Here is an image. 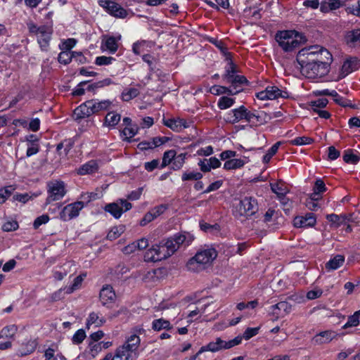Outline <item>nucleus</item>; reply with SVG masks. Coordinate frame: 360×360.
Segmentation results:
<instances>
[{"label": "nucleus", "mask_w": 360, "mask_h": 360, "mask_svg": "<svg viewBox=\"0 0 360 360\" xmlns=\"http://www.w3.org/2000/svg\"><path fill=\"white\" fill-rule=\"evenodd\" d=\"M235 98L223 96L219 98L217 102V106L220 110H226L233 105Z\"/></svg>", "instance_id": "49530a36"}, {"label": "nucleus", "mask_w": 360, "mask_h": 360, "mask_svg": "<svg viewBox=\"0 0 360 360\" xmlns=\"http://www.w3.org/2000/svg\"><path fill=\"white\" fill-rule=\"evenodd\" d=\"M217 250L212 247L204 248L196 252L194 257L186 264L187 269L191 271H199L211 264L217 257Z\"/></svg>", "instance_id": "f03ea898"}, {"label": "nucleus", "mask_w": 360, "mask_h": 360, "mask_svg": "<svg viewBox=\"0 0 360 360\" xmlns=\"http://www.w3.org/2000/svg\"><path fill=\"white\" fill-rule=\"evenodd\" d=\"M50 220V217L47 214H44L37 217L33 222L34 229H39L41 225L47 224Z\"/></svg>", "instance_id": "0e129e2a"}, {"label": "nucleus", "mask_w": 360, "mask_h": 360, "mask_svg": "<svg viewBox=\"0 0 360 360\" xmlns=\"http://www.w3.org/2000/svg\"><path fill=\"white\" fill-rule=\"evenodd\" d=\"M45 360H65V358L58 352V346L56 343L48 345L44 349Z\"/></svg>", "instance_id": "bb28decb"}, {"label": "nucleus", "mask_w": 360, "mask_h": 360, "mask_svg": "<svg viewBox=\"0 0 360 360\" xmlns=\"http://www.w3.org/2000/svg\"><path fill=\"white\" fill-rule=\"evenodd\" d=\"M271 189L276 195L277 198L290 192L288 188L281 181L271 184Z\"/></svg>", "instance_id": "4c0bfd02"}, {"label": "nucleus", "mask_w": 360, "mask_h": 360, "mask_svg": "<svg viewBox=\"0 0 360 360\" xmlns=\"http://www.w3.org/2000/svg\"><path fill=\"white\" fill-rule=\"evenodd\" d=\"M163 124L175 132H180L183 129L190 127L191 122L185 119L176 117L162 120Z\"/></svg>", "instance_id": "f3484780"}, {"label": "nucleus", "mask_w": 360, "mask_h": 360, "mask_svg": "<svg viewBox=\"0 0 360 360\" xmlns=\"http://www.w3.org/2000/svg\"><path fill=\"white\" fill-rule=\"evenodd\" d=\"M18 229V224L14 220L6 221L2 226L3 231L6 232L15 231Z\"/></svg>", "instance_id": "774afa93"}, {"label": "nucleus", "mask_w": 360, "mask_h": 360, "mask_svg": "<svg viewBox=\"0 0 360 360\" xmlns=\"http://www.w3.org/2000/svg\"><path fill=\"white\" fill-rule=\"evenodd\" d=\"M91 103L92 102L89 100L77 107L73 112L75 119L76 120H79L91 116L92 114H94Z\"/></svg>", "instance_id": "6ab92c4d"}, {"label": "nucleus", "mask_w": 360, "mask_h": 360, "mask_svg": "<svg viewBox=\"0 0 360 360\" xmlns=\"http://www.w3.org/2000/svg\"><path fill=\"white\" fill-rule=\"evenodd\" d=\"M186 156L187 153H181L179 154L176 153L172 165H171V169L174 171L181 169L185 164Z\"/></svg>", "instance_id": "ea45409f"}, {"label": "nucleus", "mask_w": 360, "mask_h": 360, "mask_svg": "<svg viewBox=\"0 0 360 360\" xmlns=\"http://www.w3.org/2000/svg\"><path fill=\"white\" fill-rule=\"evenodd\" d=\"M269 94V100L277 99L278 98H286L289 97V94L285 90H281L276 86H269L266 88Z\"/></svg>", "instance_id": "2f4dec72"}, {"label": "nucleus", "mask_w": 360, "mask_h": 360, "mask_svg": "<svg viewBox=\"0 0 360 360\" xmlns=\"http://www.w3.org/2000/svg\"><path fill=\"white\" fill-rule=\"evenodd\" d=\"M334 102L342 107H350L352 108V105L351 103V101L343 96H340L338 94V92L335 91L333 96H332Z\"/></svg>", "instance_id": "bf43d9fd"}, {"label": "nucleus", "mask_w": 360, "mask_h": 360, "mask_svg": "<svg viewBox=\"0 0 360 360\" xmlns=\"http://www.w3.org/2000/svg\"><path fill=\"white\" fill-rule=\"evenodd\" d=\"M245 112V107L240 105L239 108H234L226 112L224 117L226 122L235 124L239 121L244 120V113Z\"/></svg>", "instance_id": "aec40b11"}, {"label": "nucleus", "mask_w": 360, "mask_h": 360, "mask_svg": "<svg viewBox=\"0 0 360 360\" xmlns=\"http://www.w3.org/2000/svg\"><path fill=\"white\" fill-rule=\"evenodd\" d=\"M99 169V163L96 160H91L77 169L78 175L84 176L96 173Z\"/></svg>", "instance_id": "393cba45"}, {"label": "nucleus", "mask_w": 360, "mask_h": 360, "mask_svg": "<svg viewBox=\"0 0 360 360\" xmlns=\"http://www.w3.org/2000/svg\"><path fill=\"white\" fill-rule=\"evenodd\" d=\"M121 39L122 36L120 34L113 36H105L101 44V51L103 52H108L110 54H114L118 49V43Z\"/></svg>", "instance_id": "dca6fc26"}, {"label": "nucleus", "mask_w": 360, "mask_h": 360, "mask_svg": "<svg viewBox=\"0 0 360 360\" xmlns=\"http://www.w3.org/2000/svg\"><path fill=\"white\" fill-rule=\"evenodd\" d=\"M139 128L136 125L124 127L120 135L123 141L130 142L131 139L137 134Z\"/></svg>", "instance_id": "e433bc0d"}, {"label": "nucleus", "mask_w": 360, "mask_h": 360, "mask_svg": "<svg viewBox=\"0 0 360 360\" xmlns=\"http://www.w3.org/2000/svg\"><path fill=\"white\" fill-rule=\"evenodd\" d=\"M360 323V309L355 311L352 315H350L346 323L343 326V328L350 327H356Z\"/></svg>", "instance_id": "a18cd8bd"}, {"label": "nucleus", "mask_w": 360, "mask_h": 360, "mask_svg": "<svg viewBox=\"0 0 360 360\" xmlns=\"http://www.w3.org/2000/svg\"><path fill=\"white\" fill-rule=\"evenodd\" d=\"M84 207V202L83 201H77L68 204L60 211V219L63 221H68L76 218Z\"/></svg>", "instance_id": "2eb2a0df"}, {"label": "nucleus", "mask_w": 360, "mask_h": 360, "mask_svg": "<svg viewBox=\"0 0 360 360\" xmlns=\"http://www.w3.org/2000/svg\"><path fill=\"white\" fill-rule=\"evenodd\" d=\"M121 116L113 112H108L105 118V124L110 127H115L120 121Z\"/></svg>", "instance_id": "37998d69"}, {"label": "nucleus", "mask_w": 360, "mask_h": 360, "mask_svg": "<svg viewBox=\"0 0 360 360\" xmlns=\"http://www.w3.org/2000/svg\"><path fill=\"white\" fill-rule=\"evenodd\" d=\"M98 5L102 7L110 15L120 19H124L129 12L119 4L110 0H98Z\"/></svg>", "instance_id": "9b49d317"}, {"label": "nucleus", "mask_w": 360, "mask_h": 360, "mask_svg": "<svg viewBox=\"0 0 360 360\" xmlns=\"http://www.w3.org/2000/svg\"><path fill=\"white\" fill-rule=\"evenodd\" d=\"M229 83L231 84L232 86H233V89L235 91L236 90V87L238 85V84H245L248 83V80L247 79L243 76V75H236L233 78H231V79H230L229 82ZM232 89V87H231Z\"/></svg>", "instance_id": "680f3d73"}, {"label": "nucleus", "mask_w": 360, "mask_h": 360, "mask_svg": "<svg viewBox=\"0 0 360 360\" xmlns=\"http://www.w3.org/2000/svg\"><path fill=\"white\" fill-rule=\"evenodd\" d=\"M347 0H328L322 1L320 5V9L323 13H328L330 11L336 10L344 6Z\"/></svg>", "instance_id": "cd10ccee"}, {"label": "nucleus", "mask_w": 360, "mask_h": 360, "mask_svg": "<svg viewBox=\"0 0 360 360\" xmlns=\"http://www.w3.org/2000/svg\"><path fill=\"white\" fill-rule=\"evenodd\" d=\"M112 84H114V82H112V80L111 79L105 78V79H104L103 80L96 82H95L94 84H88L86 89L88 91H91V90H94L95 89H100V88H103V87L109 86V85H110Z\"/></svg>", "instance_id": "5fc2aeb1"}, {"label": "nucleus", "mask_w": 360, "mask_h": 360, "mask_svg": "<svg viewBox=\"0 0 360 360\" xmlns=\"http://www.w3.org/2000/svg\"><path fill=\"white\" fill-rule=\"evenodd\" d=\"M345 41L349 46H356L360 44V29H354L348 31L345 34Z\"/></svg>", "instance_id": "c756f323"}, {"label": "nucleus", "mask_w": 360, "mask_h": 360, "mask_svg": "<svg viewBox=\"0 0 360 360\" xmlns=\"http://www.w3.org/2000/svg\"><path fill=\"white\" fill-rule=\"evenodd\" d=\"M302 39L301 34L295 30L278 31L275 35V39L278 46L285 52H292L298 48Z\"/></svg>", "instance_id": "7ed1b4c3"}, {"label": "nucleus", "mask_w": 360, "mask_h": 360, "mask_svg": "<svg viewBox=\"0 0 360 360\" xmlns=\"http://www.w3.org/2000/svg\"><path fill=\"white\" fill-rule=\"evenodd\" d=\"M65 194V184L63 181L54 180L48 182L46 205L61 200Z\"/></svg>", "instance_id": "1a4fd4ad"}, {"label": "nucleus", "mask_w": 360, "mask_h": 360, "mask_svg": "<svg viewBox=\"0 0 360 360\" xmlns=\"http://www.w3.org/2000/svg\"><path fill=\"white\" fill-rule=\"evenodd\" d=\"M343 160L345 162L349 164H356L360 160V156L357 153H354L352 150H346Z\"/></svg>", "instance_id": "864d4df0"}, {"label": "nucleus", "mask_w": 360, "mask_h": 360, "mask_svg": "<svg viewBox=\"0 0 360 360\" xmlns=\"http://www.w3.org/2000/svg\"><path fill=\"white\" fill-rule=\"evenodd\" d=\"M139 346L140 339H127L110 360H136Z\"/></svg>", "instance_id": "39448f33"}, {"label": "nucleus", "mask_w": 360, "mask_h": 360, "mask_svg": "<svg viewBox=\"0 0 360 360\" xmlns=\"http://www.w3.org/2000/svg\"><path fill=\"white\" fill-rule=\"evenodd\" d=\"M132 207L131 203L125 199H119L115 202L107 204L104 210L110 213L115 219H120L122 214Z\"/></svg>", "instance_id": "ddd939ff"}, {"label": "nucleus", "mask_w": 360, "mask_h": 360, "mask_svg": "<svg viewBox=\"0 0 360 360\" xmlns=\"http://www.w3.org/2000/svg\"><path fill=\"white\" fill-rule=\"evenodd\" d=\"M281 142H276L274 143L266 152V153L262 158V162L264 164H267L270 162L272 157L278 152Z\"/></svg>", "instance_id": "3c124183"}, {"label": "nucleus", "mask_w": 360, "mask_h": 360, "mask_svg": "<svg viewBox=\"0 0 360 360\" xmlns=\"http://www.w3.org/2000/svg\"><path fill=\"white\" fill-rule=\"evenodd\" d=\"M345 262V257L342 255H336L330 258L326 264V269L328 271H333L339 269Z\"/></svg>", "instance_id": "473e14b6"}, {"label": "nucleus", "mask_w": 360, "mask_h": 360, "mask_svg": "<svg viewBox=\"0 0 360 360\" xmlns=\"http://www.w3.org/2000/svg\"><path fill=\"white\" fill-rule=\"evenodd\" d=\"M195 239L194 235L191 232L181 231L174 234L172 237L167 238V242H172L170 245L172 249L174 248V253L181 247L189 246Z\"/></svg>", "instance_id": "4468645a"}, {"label": "nucleus", "mask_w": 360, "mask_h": 360, "mask_svg": "<svg viewBox=\"0 0 360 360\" xmlns=\"http://www.w3.org/2000/svg\"><path fill=\"white\" fill-rule=\"evenodd\" d=\"M313 139L308 136H298L290 141V143L292 146H305L312 143Z\"/></svg>", "instance_id": "6e6d98bb"}, {"label": "nucleus", "mask_w": 360, "mask_h": 360, "mask_svg": "<svg viewBox=\"0 0 360 360\" xmlns=\"http://www.w3.org/2000/svg\"><path fill=\"white\" fill-rule=\"evenodd\" d=\"M198 165L199 166L201 172H208L212 169L219 168L221 165V161L216 157H211L208 159L200 160Z\"/></svg>", "instance_id": "4be33fe9"}, {"label": "nucleus", "mask_w": 360, "mask_h": 360, "mask_svg": "<svg viewBox=\"0 0 360 360\" xmlns=\"http://www.w3.org/2000/svg\"><path fill=\"white\" fill-rule=\"evenodd\" d=\"M249 162L250 159L246 156L240 158H233L225 161L223 168L226 170H235L243 167Z\"/></svg>", "instance_id": "a878e982"}, {"label": "nucleus", "mask_w": 360, "mask_h": 360, "mask_svg": "<svg viewBox=\"0 0 360 360\" xmlns=\"http://www.w3.org/2000/svg\"><path fill=\"white\" fill-rule=\"evenodd\" d=\"M104 322L103 319H100L98 314L96 312H91L89 314V317L86 320V326L89 328L91 325H95L96 327L101 326Z\"/></svg>", "instance_id": "8fccbe9b"}, {"label": "nucleus", "mask_w": 360, "mask_h": 360, "mask_svg": "<svg viewBox=\"0 0 360 360\" xmlns=\"http://www.w3.org/2000/svg\"><path fill=\"white\" fill-rule=\"evenodd\" d=\"M28 29L31 34L37 37V42L42 51H46L52 35V28L48 25L37 26L34 23L28 24Z\"/></svg>", "instance_id": "423d86ee"}, {"label": "nucleus", "mask_w": 360, "mask_h": 360, "mask_svg": "<svg viewBox=\"0 0 360 360\" xmlns=\"http://www.w3.org/2000/svg\"><path fill=\"white\" fill-rule=\"evenodd\" d=\"M125 231V226L120 224L113 226L108 231L107 238L110 240H113L119 238Z\"/></svg>", "instance_id": "a19ab883"}, {"label": "nucleus", "mask_w": 360, "mask_h": 360, "mask_svg": "<svg viewBox=\"0 0 360 360\" xmlns=\"http://www.w3.org/2000/svg\"><path fill=\"white\" fill-rule=\"evenodd\" d=\"M115 58L111 56H98L95 59V64L99 66L108 65L112 63Z\"/></svg>", "instance_id": "e2e57ef3"}, {"label": "nucleus", "mask_w": 360, "mask_h": 360, "mask_svg": "<svg viewBox=\"0 0 360 360\" xmlns=\"http://www.w3.org/2000/svg\"><path fill=\"white\" fill-rule=\"evenodd\" d=\"M236 75V68L232 61L229 63V65L226 68V73L224 76V79L227 80V82L231 79Z\"/></svg>", "instance_id": "69168bd1"}, {"label": "nucleus", "mask_w": 360, "mask_h": 360, "mask_svg": "<svg viewBox=\"0 0 360 360\" xmlns=\"http://www.w3.org/2000/svg\"><path fill=\"white\" fill-rule=\"evenodd\" d=\"M328 103V101L325 98H317L315 101L311 102L310 106L313 112H316L319 110L323 109Z\"/></svg>", "instance_id": "13d9d810"}, {"label": "nucleus", "mask_w": 360, "mask_h": 360, "mask_svg": "<svg viewBox=\"0 0 360 360\" xmlns=\"http://www.w3.org/2000/svg\"><path fill=\"white\" fill-rule=\"evenodd\" d=\"M316 224L315 214L312 212L307 213L304 216H297L293 220L296 228L313 227Z\"/></svg>", "instance_id": "a211bd4d"}, {"label": "nucleus", "mask_w": 360, "mask_h": 360, "mask_svg": "<svg viewBox=\"0 0 360 360\" xmlns=\"http://www.w3.org/2000/svg\"><path fill=\"white\" fill-rule=\"evenodd\" d=\"M41 121L38 117L32 118L27 122V130L37 132L40 129Z\"/></svg>", "instance_id": "338daca9"}, {"label": "nucleus", "mask_w": 360, "mask_h": 360, "mask_svg": "<svg viewBox=\"0 0 360 360\" xmlns=\"http://www.w3.org/2000/svg\"><path fill=\"white\" fill-rule=\"evenodd\" d=\"M75 54L73 51H63L59 53L58 60L61 64L67 65L75 58Z\"/></svg>", "instance_id": "09e8293b"}, {"label": "nucleus", "mask_w": 360, "mask_h": 360, "mask_svg": "<svg viewBox=\"0 0 360 360\" xmlns=\"http://www.w3.org/2000/svg\"><path fill=\"white\" fill-rule=\"evenodd\" d=\"M291 311V305L288 302H280L271 306L269 311L276 318L285 316Z\"/></svg>", "instance_id": "b1692460"}, {"label": "nucleus", "mask_w": 360, "mask_h": 360, "mask_svg": "<svg viewBox=\"0 0 360 360\" xmlns=\"http://www.w3.org/2000/svg\"><path fill=\"white\" fill-rule=\"evenodd\" d=\"M25 141L27 142V151L26 155L27 157H31L34 155H36L39 151V139L35 134H29L27 135L25 138Z\"/></svg>", "instance_id": "412c9836"}, {"label": "nucleus", "mask_w": 360, "mask_h": 360, "mask_svg": "<svg viewBox=\"0 0 360 360\" xmlns=\"http://www.w3.org/2000/svg\"><path fill=\"white\" fill-rule=\"evenodd\" d=\"M148 44L149 42L146 40L137 41L132 44V52L135 55H140L148 46Z\"/></svg>", "instance_id": "603ef678"}, {"label": "nucleus", "mask_w": 360, "mask_h": 360, "mask_svg": "<svg viewBox=\"0 0 360 360\" xmlns=\"http://www.w3.org/2000/svg\"><path fill=\"white\" fill-rule=\"evenodd\" d=\"M87 347L84 350L86 356L95 358L103 349H106L112 346L110 341L101 340V339H87Z\"/></svg>", "instance_id": "f8f14e48"}, {"label": "nucleus", "mask_w": 360, "mask_h": 360, "mask_svg": "<svg viewBox=\"0 0 360 360\" xmlns=\"http://www.w3.org/2000/svg\"><path fill=\"white\" fill-rule=\"evenodd\" d=\"M37 345V343L35 339H25V341L22 343L19 352L21 355H27L32 353L35 349Z\"/></svg>", "instance_id": "c9c22d12"}, {"label": "nucleus", "mask_w": 360, "mask_h": 360, "mask_svg": "<svg viewBox=\"0 0 360 360\" xmlns=\"http://www.w3.org/2000/svg\"><path fill=\"white\" fill-rule=\"evenodd\" d=\"M182 319L181 318L174 319L172 322L164 319H155L152 322V328L154 330L160 331L161 330H167L170 331L171 334L175 335L179 334L180 335H186L188 332L187 326H178L179 321Z\"/></svg>", "instance_id": "0eeeda50"}, {"label": "nucleus", "mask_w": 360, "mask_h": 360, "mask_svg": "<svg viewBox=\"0 0 360 360\" xmlns=\"http://www.w3.org/2000/svg\"><path fill=\"white\" fill-rule=\"evenodd\" d=\"M176 153V150L173 149L166 150L163 153L162 160L160 165V169H163L168 165H172L174 158H175Z\"/></svg>", "instance_id": "58836bf2"}, {"label": "nucleus", "mask_w": 360, "mask_h": 360, "mask_svg": "<svg viewBox=\"0 0 360 360\" xmlns=\"http://www.w3.org/2000/svg\"><path fill=\"white\" fill-rule=\"evenodd\" d=\"M139 94V90L137 88L131 87L124 89L122 92L121 97L124 101H129L136 98Z\"/></svg>", "instance_id": "c03bdc74"}, {"label": "nucleus", "mask_w": 360, "mask_h": 360, "mask_svg": "<svg viewBox=\"0 0 360 360\" xmlns=\"http://www.w3.org/2000/svg\"><path fill=\"white\" fill-rule=\"evenodd\" d=\"M357 65L358 59L356 58H350L346 60L342 66V74L346 76L355 71L357 69Z\"/></svg>", "instance_id": "f704fd0d"}, {"label": "nucleus", "mask_w": 360, "mask_h": 360, "mask_svg": "<svg viewBox=\"0 0 360 360\" xmlns=\"http://www.w3.org/2000/svg\"><path fill=\"white\" fill-rule=\"evenodd\" d=\"M14 188L12 186H7L0 188V204L4 203L11 195Z\"/></svg>", "instance_id": "4d7b16f0"}, {"label": "nucleus", "mask_w": 360, "mask_h": 360, "mask_svg": "<svg viewBox=\"0 0 360 360\" xmlns=\"http://www.w3.org/2000/svg\"><path fill=\"white\" fill-rule=\"evenodd\" d=\"M116 295L110 285L103 286L100 291V300L103 305H108L115 302Z\"/></svg>", "instance_id": "5701e85b"}, {"label": "nucleus", "mask_w": 360, "mask_h": 360, "mask_svg": "<svg viewBox=\"0 0 360 360\" xmlns=\"http://www.w3.org/2000/svg\"><path fill=\"white\" fill-rule=\"evenodd\" d=\"M296 60L302 75L310 79H317L328 75L333 56L324 47L315 45L300 50Z\"/></svg>", "instance_id": "f257e3e1"}, {"label": "nucleus", "mask_w": 360, "mask_h": 360, "mask_svg": "<svg viewBox=\"0 0 360 360\" xmlns=\"http://www.w3.org/2000/svg\"><path fill=\"white\" fill-rule=\"evenodd\" d=\"M258 210L257 200L253 197H245L233 208L236 217H250Z\"/></svg>", "instance_id": "6e6552de"}, {"label": "nucleus", "mask_w": 360, "mask_h": 360, "mask_svg": "<svg viewBox=\"0 0 360 360\" xmlns=\"http://www.w3.org/2000/svg\"><path fill=\"white\" fill-rule=\"evenodd\" d=\"M240 90H233L231 87H226L220 85H213L210 88L209 92L213 95L219 96L222 94L236 95Z\"/></svg>", "instance_id": "7c9ffc66"}, {"label": "nucleus", "mask_w": 360, "mask_h": 360, "mask_svg": "<svg viewBox=\"0 0 360 360\" xmlns=\"http://www.w3.org/2000/svg\"><path fill=\"white\" fill-rule=\"evenodd\" d=\"M70 267V262L65 263L60 266V269H55L53 271V277L56 281H62L68 274V269Z\"/></svg>", "instance_id": "79ce46f5"}, {"label": "nucleus", "mask_w": 360, "mask_h": 360, "mask_svg": "<svg viewBox=\"0 0 360 360\" xmlns=\"http://www.w3.org/2000/svg\"><path fill=\"white\" fill-rule=\"evenodd\" d=\"M92 102L91 105L93 108L94 113H97L100 111L108 110L111 108L112 105V101L109 99L105 100H98V99H92L90 100Z\"/></svg>", "instance_id": "c85d7f7f"}, {"label": "nucleus", "mask_w": 360, "mask_h": 360, "mask_svg": "<svg viewBox=\"0 0 360 360\" xmlns=\"http://www.w3.org/2000/svg\"><path fill=\"white\" fill-rule=\"evenodd\" d=\"M17 331V326L11 325L4 328L0 332V338H13Z\"/></svg>", "instance_id": "052dcab7"}, {"label": "nucleus", "mask_w": 360, "mask_h": 360, "mask_svg": "<svg viewBox=\"0 0 360 360\" xmlns=\"http://www.w3.org/2000/svg\"><path fill=\"white\" fill-rule=\"evenodd\" d=\"M172 242L162 240L159 244L153 245L148 249L144 255V259L146 262H156L165 259L174 254V248L172 249Z\"/></svg>", "instance_id": "20e7f679"}, {"label": "nucleus", "mask_w": 360, "mask_h": 360, "mask_svg": "<svg viewBox=\"0 0 360 360\" xmlns=\"http://www.w3.org/2000/svg\"><path fill=\"white\" fill-rule=\"evenodd\" d=\"M240 343L241 339H232L228 342L224 341L222 339H216L215 341L210 342L206 347H202L198 352L190 357L188 360H195L197 356L205 351L215 352L221 349H230Z\"/></svg>", "instance_id": "9d476101"}, {"label": "nucleus", "mask_w": 360, "mask_h": 360, "mask_svg": "<svg viewBox=\"0 0 360 360\" xmlns=\"http://www.w3.org/2000/svg\"><path fill=\"white\" fill-rule=\"evenodd\" d=\"M203 175L201 172L197 171L185 172L182 174L181 180L186 181H198L202 178Z\"/></svg>", "instance_id": "de8ad7c7"}, {"label": "nucleus", "mask_w": 360, "mask_h": 360, "mask_svg": "<svg viewBox=\"0 0 360 360\" xmlns=\"http://www.w3.org/2000/svg\"><path fill=\"white\" fill-rule=\"evenodd\" d=\"M326 219L330 223L331 227L338 228L345 224L347 217L345 214H329L326 215Z\"/></svg>", "instance_id": "72a5a7b5"}]
</instances>
